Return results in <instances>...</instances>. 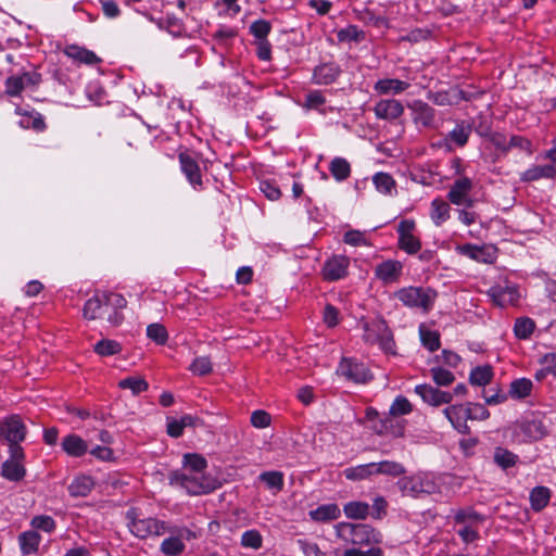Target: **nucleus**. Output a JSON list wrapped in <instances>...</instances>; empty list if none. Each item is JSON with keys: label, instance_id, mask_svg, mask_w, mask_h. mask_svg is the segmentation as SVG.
Returning <instances> with one entry per match:
<instances>
[{"label": "nucleus", "instance_id": "f257e3e1", "mask_svg": "<svg viewBox=\"0 0 556 556\" xmlns=\"http://www.w3.org/2000/svg\"><path fill=\"white\" fill-rule=\"evenodd\" d=\"M169 484L184 489L190 495L206 494L216 490L218 481L204 473L172 471L168 476Z\"/></svg>", "mask_w": 556, "mask_h": 556}, {"label": "nucleus", "instance_id": "f03ea898", "mask_svg": "<svg viewBox=\"0 0 556 556\" xmlns=\"http://www.w3.org/2000/svg\"><path fill=\"white\" fill-rule=\"evenodd\" d=\"M337 535L352 545L369 546L379 544L382 535L366 523L340 522L336 526Z\"/></svg>", "mask_w": 556, "mask_h": 556}, {"label": "nucleus", "instance_id": "7ed1b4c3", "mask_svg": "<svg viewBox=\"0 0 556 556\" xmlns=\"http://www.w3.org/2000/svg\"><path fill=\"white\" fill-rule=\"evenodd\" d=\"M363 340L365 343L375 345L388 354L395 355V341L393 338L392 330L388 326L387 321L382 318H375L363 324Z\"/></svg>", "mask_w": 556, "mask_h": 556}, {"label": "nucleus", "instance_id": "20e7f679", "mask_svg": "<svg viewBox=\"0 0 556 556\" xmlns=\"http://www.w3.org/2000/svg\"><path fill=\"white\" fill-rule=\"evenodd\" d=\"M396 486L404 496L414 498L424 495H430L438 491V484L432 475L427 472H418L413 476L400 478Z\"/></svg>", "mask_w": 556, "mask_h": 556}, {"label": "nucleus", "instance_id": "39448f33", "mask_svg": "<svg viewBox=\"0 0 556 556\" xmlns=\"http://www.w3.org/2000/svg\"><path fill=\"white\" fill-rule=\"evenodd\" d=\"M438 293L431 288L406 287L395 292V298L409 308H418L424 313L432 309Z\"/></svg>", "mask_w": 556, "mask_h": 556}, {"label": "nucleus", "instance_id": "423d86ee", "mask_svg": "<svg viewBox=\"0 0 556 556\" xmlns=\"http://www.w3.org/2000/svg\"><path fill=\"white\" fill-rule=\"evenodd\" d=\"M128 528L130 532L139 538L147 539L149 536H160L165 533H174L175 530L163 520L156 518H137L135 511L127 513Z\"/></svg>", "mask_w": 556, "mask_h": 556}, {"label": "nucleus", "instance_id": "0eeeda50", "mask_svg": "<svg viewBox=\"0 0 556 556\" xmlns=\"http://www.w3.org/2000/svg\"><path fill=\"white\" fill-rule=\"evenodd\" d=\"M472 131L470 123L465 121L458 122L456 126L443 138L435 142L433 146L444 150L445 152H452L455 147H464L468 142L469 136Z\"/></svg>", "mask_w": 556, "mask_h": 556}, {"label": "nucleus", "instance_id": "6e6552de", "mask_svg": "<svg viewBox=\"0 0 556 556\" xmlns=\"http://www.w3.org/2000/svg\"><path fill=\"white\" fill-rule=\"evenodd\" d=\"M40 81L41 75L36 71L11 75L4 81L5 93L10 97H17L25 88L36 87Z\"/></svg>", "mask_w": 556, "mask_h": 556}, {"label": "nucleus", "instance_id": "1a4fd4ad", "mask_svg": "<svg viewBox=\"0 0 556 556\" xmlns=\"http://www.w3.org/2000/svg\"><path fill=\"white\" fill-rule=\"evenodd\" d=\"M473 184L472 180L468 177H459L457 178L447 192L448 201L458 206L472 207L475 201L470 197V191L472 190Z\"/></svg>", "mask_w": 556, "mask_h": 556}, {"label": "nucleus", "instance_id": "9d476101", "mask_svg": "<svg viewBox=\"0 0 556 556\" xmlns=\"http://www.w3.org/2000/svg\"><path fill=\"white\" fill-rule=\"evenodd\" d=\"M26 432V426L18 415L8 416L0 421V435L8 443L23 442Z\"/></svg>", "mask_w": 556, "mask_h": 556}, {"label": "nucleus", "instance_id": "9b49d317", "mask_svg": "<svg viewBox=\"0 0 556 556\" xmlns=\"http://www.w3.org/2000/svg\"><path fill=\"white\" fill-rule=\"evenodd\" d=\"M412 119L418 128H435V110L421 100H414L408 104Z\"/></svg>", "mask_w": 556, "mask_h": 556}, {"label": "nucleus", "instance_id": "f8f14e48", "mask_svg": "<svg viewBox=\"0 0 556 556\" xmlns=\"http://www.w3.org/2000/svg\"><path fill=\"white\" fill-rule=\"evenodd\" d=\"M486 294L498 307H505L515 304L519 299V292L515 285L506 282L505 285H495L491 287Z\"/></svg>", "mask_w": 556, "mask_h": 556}, {"label": "nucleus", "instance_id": "ddd939ff", "mask_svg": "<svg viewBox=\"0 0 556 556\" xmlns=\"http://www.w3.org/2000/svg\"><path fill=\"white\" fill-rule=\"evenodd\" d=\"M338 372L357 383H365L371 379V374L366 365L352 358L342 359Z\"/></svg>", "mask_w": 556, "mask_h": 556}, {"label": "nucleus", "instance_id": "4468645a", "mask_svg": "<svg viewBox=\"0 0 556 556\" xmlns=\"http://www.w3.org/2000/svg\"><path fill=\"white\" fill-rule=\"evenodd\" d=\"M443 414L457 432L462 434L470 433V428L467 425L469 420L467 403L450 405L443 409Z\"/></svg>", "mask_w": 556, "mask_h": 556}, {"label": "nucleus", "instance_id": "2eb2a0df", "mask_svg": "<svg viewBox=\"0 0 556 556\" xmlns=\"http://www.w3.org/2000/svg\"><path fill=\"white\" fill-rule=\"evenodd\" d=\"M102 294L105 300V308L109 309L108 321L112 326H119L124 320L122 309L127 305L126 299L119 293L102 292Z\"/></svg>", "mask_w": 556, "mask_h": 556}, {"label": "nucleus", "instance_id": "dca6fc26", "mask_svg": "<svg viewBox=\"0 0 556 556\" xmlns=\"http://www.w3.org/2000/svg\"><path fill=\"white\" fill-rule=\"evenodd\" d=\"M350 261L346 256L334 255L327 260L323 267V277L327 281L342 279L348 274Z\"/></svg>", "mask_w": 556, "mask_h": 556}, {"label": "nucleus", "instance_id": "f3484780", "mask_svg": "<svg viewBox=\"0 0 556 556\" xmlns=\"http://www.w3.org/2000/svg\"><path fill=\"white\" fill-rule=\"evenodd\" d=\"M415 392L424 402L432 406L448 404L453 400V393L441 391L430 384H418L415 387Z\"/></svg>", "mask_w": 556, "mask_h": 556}, {"label": "nucleus", "instance_id": "a211bd4d", "mask_svg": "<svg viewBox=\"0 0 556 556\" xmlns=\"http://www.w3.org/2000/svg\"><path fill=\"white\" fill-rule=\"evenodd\" d=\"M375 115L380 119H396L404 113V106L399 100L383 99L376 103Z\"/></svg>", "mask_w": 556, "mask_h": 556}, {"label": "nucleus", "instance_id": "6ab92c4d", "mask_svg": "<svg viewBox=\"0 0 556 556\" xmlns=\"http://www.w3.org/2000/svg\"><path fill=\"white\" fill-rule=\"evenodd\" d=\"M402 269L403 265L401 262L388 260L376 266L375 274L383 283H392L399 280Z\"/></svg>", "mask_w": 556, "mask_h": 556}, {"label": "nucleus", "instance_id": "aec40b11", "mask_svg": "<svg viewBox=\"0 0 556 556\" xmlns=\"http://www.w3.org/2000/svg\"><path fill=\"white\" fill-rule=\"evenodd\" d=\"M179 163L181 172L188 181L194 187L202 186V175L198 163L187 153L179 154Z\"/></svg>", "mask_w": 556, "mask_h": 556}, {"label": "nucleus", "instance_id": "412c9836", "mask_svg": "<svg viewBox=\"0 0 556 556\" xmlns=\"http://www.w3.org/2000/svg\"><path fill=\"white\" fill-rule=\"evenodd\" d=\"M454 523L457 526L478 527L484 521V517L472 507H464L451 510Z\"/></svg>", "mask_w": 556, "mask_h": 556}, {"label": "nucleus", "instance_id": "4be33fe9", "mask_svg": "<svg viewBox=\"0 0 556 556\" xmlns=\"http://www.w3.org/2000/svg\"><path fill=\"white\" fill-rule=\"evenodd\" d=\"M105 313L109 314V309L105 308V300L102 292H96L93 296L88 299L83 309L84 317L89 320L101 318Z\"/></svg>", "mask_w": 556, "mask_h": 556}, {"label": "nucleus", "instance_id": "5701e85b", "mask_svg": "<svg viewBox=\"0 0 556 556\" xmlns=\"http://www.w3.org/2000/svg\"><path fill=\"white\" fill-rule=\"evenodd\" d=\"M340 74V67L336 63H325L317 66L313 74V80L317 85L332 84Z\"/></svg>", "mask_w": 556, "mask_h": 556}, {"label": "nucleus", "instance_id": "b1692460", "mask_svg": "<svg viewBox=\"0 0 556 556\" xmlns=\"http://www.w3.org/2000/svg\"><path fill=\"white\" fill-rule=\"evenodd\" d=\"M409 87V84L404 80H400L396 78H383L379 79L375 86L374 90L379 94H400L404 92Z\"/></svg>", "mask_w": 556, "mask_h": 556}, {"label": "nucleus", "instance_id": "393cba45", "mask_svg": "<svg viewBox=\"0 0 556 556\" xmlns=\"http://www.w3.org/2000/svg\"><path fill=\"white\" fill-rule=\"evenodd\" d=\"M62 448L63 451L72 457H80L83 456L87 450L88 445L85 440H83L77 434H67L62 440Z\"/></svg>", "mask_w": 556, "mask_h": 556}, {"label": "nucleus", "instance_id": "a878e982", "mask_svg": "<svg viewBox=\"0 0 556 556\" xmlns=\"http://www.w3.org/2000/svg\"><path fill=\"white\" fill-rule=\"evenodd\" d=\"M20 548L23 555L35 554L41 543V535L34 531H25L18 535Z\"/></svg>", "mask_w": 556, "mask_h": 556}, {"label": "nucleus", "instance_id": "bb28decb", "mask_svg": "<svg viewBox=\"0 0 556 556\" xmlns=\"http://www.w3.org/2000/svg\"><path fill=\"white\" fill-rule=\"evenodd\" d=\"M556 176V168L552 164L534 165L522 173L521 179L523 181H534L541 178H554Z\"/></svg>", "mask_w": 556, "mask_h": 556}, {"label": "nucleus", "instance_id": "cd10ccee", "mask_svg": "<svg viewBox=\"0 0 556 556\" xmlns=\"http://www.w3.org/2000/svg\"><path fill=\"white\" fill-rule=\"evenodd\" d=\"M372 184L376 190L384 195H394L396 193V182L393 177L383 172H379L374 175Z\"/></svg>", "mask_w": 556, "mask_h": 556}, {"label": "nucleus", "instance_id": "c85d7f7f", "mask_svg": "<svg viewBox=\"0 0 556 556\" xmlns=\"http://www.w3.org/2000/svg\"><path fill=\"white\" fill-rule=\"evenodd\" d=\"M64 52L68 58L85 64L92 65L100 62V59L97 56L94 52L79 46H68L66 47Z\"/></svg>", "mask_w": 556, "mask_h": 556}, {"label": "nucleus", "instance_id": "c756f323", "mask_svg": "<svg viewBox=\"0 0 556 556\" xmlns=\"http://www.w3.org/2000/svg\"><path fill=\"white\" fill-rule=\"evenodd\" d=\"M404 430H405V421L402 419H397V417H392L389 414V416L381 419L380 428L378 429V433L391 434L392 437L399 438L404 434Z\"/></svg>", "mask_w": 556, "mask_h": 556}, {"label": "nucleus", "instance_id": "7c9ffc66", "mask_svg": "<svg viewBox=\"0 0 556 556\" xmlns=\"http://www.w3.org/2000/svg\"><path fill=\"white\" fill-rule=\"evenodd\" d=\"M343 475L348 480L351 481L370 479L371 477L376 476L374 463L348 467L344 469Z\"/></svg>", "mask_w": 556, "mask_h": 556}, {"label": "nucleus", "instance_id": "2f4dec72", "mask_svg": "<svg viewBox=\"0 0 556 556\" xmlns=\"http://www.w3.org/2000/svg\"><path fill=\"white\" fill-rule=\"evenodd\" d=\"M94 482L89 476H79L68 485V493L74 497L87 496L93 489Z\"/></svg>", "mask_w": 556, "mask_h": 556}, {"label": "nucleus", "instance_id": "473e14b6", "mask_svg": "<svg viewBox=\"0 0 556 556\" xmlns=\"http://www.w3.org/2000/svg\"><path fill=\"white\" fill-rule=\"evenodd\" d=\"M207 467L206 459L199 454H185L182 460V469L180 472H195V473H204L205 468Z\"/></svg>", "mask_w": 556, "mask_h": 556}, {"label": "nucleus", "instance_id": "72a5a7b5", "mask_svg": "<svg viewBox=\"0 0 556 556\" xmlns=\"http://www.w3.org/2000/svg\"><path fill=\"white\" fill-rule=\"evenodd\" d=\"M462 254L475 260L477 262L492 263L494 260V252H490L484 248L472 244H465L459 247Z\"/></svg>", "mask_w": 556, "mask_h": 556}, {"label": "nucleus", "instance_id": "f704fd0d", "mask_svg": "<svg viewBox=\"0 0 556 556\" xmlns=\"http://www.w3.org/2000/svg\"><path fill=\"white\" fill-rule=\"evenodd\" d=\"M450 205L442 199H434L431 202L430 217L435 226H441L450 218Z\"/></svg>", "mask_w": 556, "mask_h": 556}, {"label": "nucleus", "instance_id": "c9c22d12", "mask_svg": "<svg viewBox=\"0 0 556 556\" xmlns=\"http://www.w3.org/2000/svg\"><path fill=\"white\" fill-rule=\"evenodd\" d=\"M533 383L528 378L515 379L510 382L509 396L515 400H521L529 396L532 392Z\"/></svg>", "mask_w": 556, "mask_h": 556}, {"label": "nucleus", "instance_id": "e433bc0d", "mask_svg": "<svg viewBox=\"0 0 556 556\" xmlns=\"http://www.w3.org/2000/svg\"><path fill=\"white\" fill-rule=\"evenodd\" d=\"M375 475H383L390 477H399L406 472L405 467L393 460H382L378 463H374Z\"/></svg>", "mask_w": 556, "mask_h": 556}, {"label": "nucleus", "instance_id": "4c0bfd02", "mask_svg": "<svg viewBox=\"0 0 556 556\" xmlns=\"http://www.w3.org/2000/svg\"><path fill=\"white\" fill-rule=\"evenodd\" d=\"M170 536L163 540L160 551L166 556H178L184 553L186 545L176 533H169Z\"/></svg>", "mask_w": 556, "mask_h": 556}, {"label": "nucleus", "instance_id": "58836bf2", "mask_svg": "<svg viewBox=\"0 0 556 556\" xmlns=\"http://www.w3.org/2000/svg\"><path fill=\"white\" fill-rule=\"evenodd\" d=\"M258 479L264 482L274 494L280 492L285 485L283 473L281 471H264L258 476Z\"/></svg>", "mask_w": 556, "mask_h": 556}, {"label": "nucleus", "instance_id": "ea45409f", "mask_svg": "<svg viewBox=\"0 0 556 556\" xmlns=\"http://www.w3.org/2000/svg\"><path fill=\"white\" fill-rule=\"evenodd\" d=\"M551 500V491L546 486H535L530 493L531 507L535 511L545 508Z\"/></svg>", "mask_w": 556, "mask_h": 556}, {"label": "nucleus", "instance_id": "a19ab883", "mask_svg": "<svg viewBox=\"0 0 556 556\" xmlns=\"http://www.w3.org/2000/svg\"><path fill=\"white\" fill-rule=\"evenodd\" d=\"M309 516L316 521H329L340 517V509L336 504L321 505L309 511Z\"/></svg>", "mask_w": 556, "mask_h": 556}, {"label": "nucleus", "instance_id": "79ce46f5", "mask_svg": "<svg viewBox=\"0 0 556 556\" xmlns=\"http://www.w3.org/2000/svg\"><path fill=\"white\" fill-rule=\"evenodd\" d=\"M343 511L350 519H365L369 515V505L365 502L353 501L343 506Z\"/></svg>", "mask_w": 556, "mask_h": 556}, {"label": "nucleus", "instance_id": "37998d69", "mask_svg": "<svg viewBox=\"0 0 556 556\" xmlns=\"http://www.w3.org/2000/svg\"><path fill=\"white\" fill-rule=\"evenodd\" d=\"M493 459L498 467L506 470L517 464L518 456L504 447H496Z\"/></svg>", "mask_w": 556, "mask_h": 556}, {"label": "nucleus", "instance_id": "c03bdc74", "mask_svg": "<svg viewBox=\"0 0 556 556\" xmlns=\"http://www.w3.org/2000/svg\"><path fill=\"white\" fill-rule=\"evenodd\" d=\"M25 468L21 463L14 460H5L2 464V476L10 481H20L25 476Z\"/></svg>", "mask_w": 556, "mask_h": 556}, {"label": "nucleus", "instance_id": "a18cd8bd", "mask_svg": "<svg viewBox=\"0 0 556 556\" xmlns=\"http://www.w3.org/2000/svg\"><path fill=\"white\" fill-rule=\"evenodd\" d=\"M331 175L338 180H345L351 174L350 163L343 157H334L329 166Z\"/></svg>", "mask_w": 556, "mask_h": 556}, {"label": "nucleus", "instance_id": "49530a36", "mask_svg": "<svg viewBox=\"0 0 556 556\" xmlns=\"http://www.w3.org/2000/svg\"><path fill=\"white\" fill-rule=\"evenodd\" d=\"M18 125L22 128H33L36 131H43L46 129L43 116L38 112L24 114L20 119Z\"/></svg>", "mask_w": 556, "mask_h": 556}, {"label": "nucleus", "instance_id": "de8ad7c7", "mask_svg": "<svg viewBox=\"0 0 556 556\" xmlns=\"http://www.w3.org/2000/svg\"><path fill=\"white\" fill-rule=\"evenodd\" d=\"M535 328V324L531 318H518L514 326L515 336L520 340H527L531 337Z\"/></svg>", "mask_w": 556, "mask_h": 556}, {"label": "nucleus", "instance_id": "09e8293b", "mask_svg": "<svg viewBox=\"0 0 556 556\" xmlns=\"http://www.w3.org/2000/svg\"><path fill=\"white\" fill-rule=\"evenodd\" d=\"M337 37L341 42H361L365 39V33L356 25H349L345 28L340 29Z\"/></svg>", "mask_w": 556, "mask_h": 556}, {"label": "nucleus", "instance_id": "8fccbe9b", "mask_svg": "<svg viewBox=\"0 0 556 556\" xmlns=\"http://www.w3.org/2000/svg\"><path fill=\"white\" fill-rule=\"evenodd\" d=\"M493 372L490 366H479L471 370L469 380L476 386H485L492 379Z\"/></svg>", "mask_w": 556, "mask_h": 556}, {"label": "nucleus", "instance_id": "3c124183", "mask_svg": "<svg viewBox=\"0 0 556 556\" xmlns=\"http://www.w3.org/2000/svg\"><path fill=\"white\" fill-rule=\"evenodd\" d=\"M121 389H129L134 395H138L148 389V382L140 377H127L118 382Z\"/></svg>", "mask_w": 556, "mask_h": 556}, {"label": "nucleus", "instance_id": "603ef678", "mask_svg": "<svg viewBox=\"0 0 556 556\" xmlns=\"http://www.w3.org/2000/svg\"><path fill=\"white\" fill-rule=\"evenodd\" d=\"M262 544V534L255 529L247 530L241 535V545L245 548L260 549Z\"/></svg>", "mask_w": 556, "mask_h": 556}, {"label": "nucleus", "instance_id": "864d4df0", "mask_svg": "<svg viewBox=\"0 0 556 556\" xmlns=\"http://www.w3.org/2000/svg\"><path fill=\"white\" fill-rule=\"evenodd\" d=\"M413 407L410 402L402 395L395 397L393 403L390 406L389 414L392 417H399L403 415H407L412 412Z\"/></svg>", "mask_w": 556, "mask_h": 556}, {"label": "nucleus", "instance_id": "5fc2aeb1", "mask_svg": "<svg viewBox=\"0 0 556 556\" xmlns=\"http://www.w3.org/2000/svg\"><path fill=\"white\" fill-rule=\"evenodd\" d=\"M212 362L206 356H199L190 364L189 370L197 376H204L212 371Z\"/></svg>", "mask_w": 556, "mask_h": 556}, {"label": "nucleus", "instance_id": "6e6d98bb", "mask_svg": "<svg viewBox=\"0 0 556 556\" xmlns=\"http://www.w3.org/2000/svg\"><path fill=\"white\" fill-rule=\"evenodd\" d=\"M147 336L157 344H165L168 338L166 328L157 323L148 326Z\"/></svg>", "mask_w": 556, "mask_h": 556}, {"label": "nucleus", "instance_id": "4d7b16f0", "mask_svg": "<svg viewBox=\"0 0 556 556\" xmlns=\"http://www.w3.org/2000/svg\"><path fill=\"white\" fill-rule=\"evenodd\" d=\"M121 350L119 343L114 340H101L94 345V351L101 356L115 355Z\"/></svg>", "mask_w": 556, "mask_h": 556}, {"label": "nucleus", "instance_id": "13d9d810", "mask_svg": "<svg viewBox=\"0 0 556 556\" xmlns=\"http://www.w3.org/2000/svg\"><path fill=\"white\" fill-rule=\"evenodd\" d=\"M271 30V25L266 20H257L250 25V33L256 40L267 39Z\"/></svg>", "mask_w": 556, "mask_h": 556}, {"label": "nucleus", "instance_id": "bf43d9fd", "mask_svg": "<svg viewBox=\"0 0 556 556\" xmlns=\"http://www.w3.org/2000/svg\"><path fill=\"white\" fill-rule=\"evenodd\" d=\"M399 247L408 254H415L420 250L421 243L414 235H406L399 237Z\"/></svg>", "mask_w": 556, "mask_h": 556}, {"label": "nucleus", "instance_id": "052dcab7", "mask_svg": "<svg viewBox=\"0 0 556 556\" xmlns=\"http://www.w3.org/2000/svg\"><path fill=\"white\" fill-rule=\"evenodd\" d=\"M420 338L422 344L430 352H434L440 348V336L438 332L420 328Z\"/></svg>", "mask_w": 556, "mask_h": 556}, {"label": "nucleus", "instance_id": "680f3d73", "mask_svg": "<svg viewBox=\"0 0 556 556\" xmlns=\"http://www.w3.org/2000/svg\"><path fill=\"white\" fill-rule=\"evenodd\" d=\"M431 376L438 386H450L455 380L453 372L442 367H433Z\"/></svg>", "mask_w": 556, "mask_h": 556}, {"label": "nucleus", "instance_id": "e2e57ef3", "mask_svg": "<svg viewBox=\"0 0 556 556\" xmlns=\"http://www.w3.org/2000/svg\"><path fill=\"white\" fill-rule=\"evenodd\" d=\"M30 525L35 529L42 530L47 533H51L55 529V521L52 517L47 515L35 516Z\"/></svg>", "mask_w": 556, "mask_h": 556}, {"label": "nucleus", "instance_id": "0e129e2a", "mask_svg": "<svg viewBox=\"0 0 556 556\" xmlns=\"http://www.w3.org/2000/svg\"><path fill=\"white\" fill-rule=\"evenodd\" d=\"M469 420H485L490 417V412L480 403H467Z\"/></svg>", "mask_w": 556, "mask_h": 556}, {"label": "nucleus", "instance_id": "69168bd1", "mask_svg": "<svg viewBox=\"0 0 556 556\" xmlns=\"http://www.w3.org/2000/svg\"><path fill=\"white\" fill-rule=\"evenodd\" d=\"M343 241L352 247L369 245L365 233L359 230L346 231Z\"/></svg>", "mask_w": 556, "mask_h": 556}, {"label": "nucleus", "instance_id": "338daca9", "mask_svg": "<svg viewBox=\"0 0 556 556\" xmlns=\"http://www.w3.org/2000/svg\"><path fill=\"white\" fill-rule=\"evenodd\" d=\"M326 102L325 97L318 90L309 91L305 97L304 106L309 110H318Z\"/></svg>", "mask_w": 556, "mask_h": 556}, {"label": "nucleus", "instance_id": "774afa93", "mask_svg": "<svg viewBox=\"0 0 556 556\" xmlns=\"http://www.w3.org/2000/svg\"><path fill=\"white\" fill-rule=\"evenodd\" d=\"M270 415L262 409L254 410L251 415V424L253 427L263 429L270 425Z\"/></svg>", "mask_w": 556, "mask_h": 556}]
</instances>
